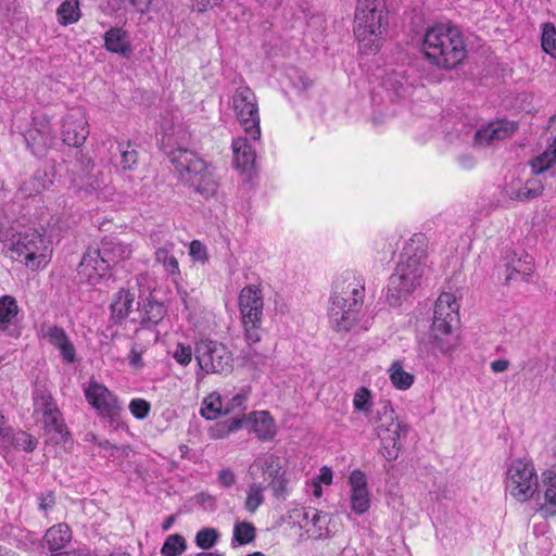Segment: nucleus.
Here are the masks:
<instances>
[{
    "label": "nucleus",
    "instance_id": "a18cd8bd",
    "mask_svg": "<svg viewBox=\"0 0 556 556\" xmlns=\"http://www.w3.org/2000/svg\"><path fill=\"white\" fill-rule=\"evenodd\" d=\"M289 482L290 480L286 470L275 479H271L268 483V488L270 489L273 496L277 500L285 501L289 495Z\"/></svg>",
    "mask_w": 556,
    "mask_h": 556
},
{
    "label": "nucleus",
    "instance_id": "6e6d98bb",
    "mask_svg": "<svg viewBox=\"0 0 556 556\" xmlns=\"http://www.w3.org/2000/svg\"><path fill=\"white\" fill-rule=\"evenodd\" d=\"M189 254L194 262H206L208 260L206 247L199 240L191 241Z\"/></svg>",
    "mask_w": 556,
    "mask_h": 556
},
{
    "label": "nucleus",
    "instance_id": "72a5a7b5",
    "mask_svg": "<svg viewBox=\"0 0 556 556\" xmlns=\"http://www.w3.org/2000/svg\"><path fill=\"white\" fill-rule=\"evenodd\" d=\"M174 243H169L165 247L156 249L154 252L155 262L163 265V268L167 275L179 276V264L178 260L172 253Z\"/></svg>",
    "mask_w": 556,
    "mask_h": 556
},
{
    "label": "nucleus",
    "instance_id": "680f3d73",
    "mask_svg": "<svg viewBox=\"0 0 556 556\" xmlns=\"http://www.w3.org/2000/svg\"><path fill=\"white\" fill-rule=\"evenodd\" d=\"M313 480H315L316 482L318 483H325V484H331L332 482V471L330 468L324 466L320 468V472L319 475L314 478Z\"/></svg>",
    "mask_w": 556,
    "mask_h": 556
},
{
    "label": "nucleus",
    "instance_id": "774afa93",
    "mask_svg": "<svg viewBox=\"0 0 556 556\" xmlns=\"http://www.w3.org/2000/svg\"><path fill=\"white\" fill-rule=\"evenodd\" d=\"M29 179H31L34 181H38V182H46V188L48 187L49 184H51V180L48 178L47 173L43 170H37L34 174V176L30 177Z\"/></svg>",
    "mask_w": 556,
    "mask_h": 556
},
{
    "label": "nucleus",
    "instance_id": "e433bc0d",
    "mask_svg": "<svg viewBox=\"0 0 556 556\" xmlns=\"http://www.w3.org/2000/svg\"><path fill=\"white\" fill-rule=\"evenodd\" d=\"M266 486L262 483L253 482L249 485L247 491V498L244 501V508L251 514H254L265 501L264 491Z\"/></svg>",
    "mask_w": 556,
    "mask_h": 556
},
{
    "label": "nucleus",
    "instance_id": "1a4fd4ad",
    "mask_svg": "<svg viewBox=\"0 0 556 556\" xmlns=\"http://www.w3.org/2000/svg\"><path fill=\"white\" fill-rule=\"evenodd\" d=\"M239 311L245 342L258 343L262 339L264 299L262 290L255 285H248L239 293Z\"/></svg>",
    "mask_w": 556,
    "mask_h": 556
},
{
    "label": "nucleus",
    "instance_id": "864d4df0",
    "mask_svg": "<svg viewBox=\"0 0 556 556\" xmlns=\"http://www.w3.org/2000/svg\"><path fill=\"white\" fill-rule=\"evenodd\" d=\"M194 352L192 351L190 345H186L184 343H178L173 351V358L181 366H187L191 363L192 355Z\"/></svg>",
    "mask_w": 556,
    "mask_h": 556
},
{
    "label": "nucleus",
    "instance_id": "f8f14e48",
    "mask_svg": "<svg viewBox=\"0 0 556 556\" xmlns=\"http://www.w3.org/2000/svg\"><path fill=\"white\" fill-rule=\"evenodd\" d=\"M194 356L205 374H227L232 370V354L223 343L201 340L195 344Z\"/></svg>",
    "mask_w": 556,
    "mask_h": 556
},
{
    "label": "nucleus",
    "instance_id": "a211bd4d",
    "mask_svg": "<svg viewBox=\"0 0 556 556\" xmlns=\"http://www.w3.org/2000/svg\"><path fill=\"white\" fill-rule=\"evenodd\" d=\"M518 130V123L509 119H496L481 127L475 132V144L491 146L497 141L506 140Z\"/></svg>",
    "mask_w": 556,
    "mask_h": 556
},
{
    "label": "nucleus",
    "instance_id": "79ce46f5",
    "mask_svg": "<svg viewBox=\"0 0 556 556\" xmlns=\"http://www.w3.org/2000/svg\"><path fill=\"white\" fill-rule=\"evenodd\" d=\"M248 394L245 392L233 395L227 403L224 404V415H233L232 417L247 416Z\"/></svg>",
    "mask_w": 556,
    "mask_h": 556
},
{
    "label": "nucleus",
    "instance_id": "c85d7f7f",
    "mask_svg": "<svg viewBox=\"0 0 556 556\" xmlns=\"http://www.w3.org/2000/svg\"><path fill=\"white\" fill-rule=\"evenodd\" d=\"M506 273V282L518 279L527 281V277L533 273V257L529 254L514 257L507 264Z\"/></svg>",
    "mask_w": 556,
    "mask_h": 556
},
{
    "label": "nucleus",
    "instance_id": "a19ab883",
    "mask_svg": "<svg viewBox=\"0 0 556 556\" xmlns=\"http://www.w3.org/2000/svg\"><path fill=\"white\" fill-rule=\"evenodd\" d=\"M117 149L121 154L119 166L123 170H134L138 165V151L130 144L118 143Z\"/></svg>",
    "mask_w": 556,
    "mask_h": 556
},
{
    "label": "nucleus",
    "instance_id": "4468645a",
    "mask_svg": "<svg viewBox=\"0 0 556 556\" xmlns=\"http://www.w3.org/2000/svg\"><path fill=\"white\" fill-rule=\"evenodd\" d=\"M84 394L88 404L97 412L98 416L109 419L111 425L118 426L123 406L117 395L104 384L94 380L89 381L84 388Z\"/></svg>",
    "mask_w": 556,
    "mask_h": 556
},
{
    "label": "nucleus",
    "instance_id": "c03bdc74",
    "mask_svg": "<svg viewBox=\"0 0 556 556\" xmlns=\"http://www.w3.org/2000/svg\"><path fill=\"white\" fill-rule=\"evenodd\" d=\"M201 415L207 420L216 419L218 416L224 415V404L220 396L214 397L210 395L208 399L204 400L203 407L201 408Z\"/></svg>",
    "mask_w": 556,
    "mask_h": 556
},
{
    "label": "nucleus",
    "instance_id": "e2e57ef3",
    "mask_svg": "<svg viewBox=\"0 0 556 556\" xmlns=\"http://www.w3.org/2000/svg\"><path fill=\"white\" fill-rule=\"evenodd\" d=\"M320 519V511L315 508H308L303 511V520L311 521L313 526H317Z\"/></svg>",
    "mask_w": 556,
    "mask_h": 556
},
{
    "label": "nucleus",
    "instance_id": "aec40b11",
    "mask_svg": "<svg viewBox=\"0 0 556 556\" xmlns=\"http://www.w3.org/2000/svg\"><path fill=\"white\" fill-rule=\"evenodd\" d=\"M42 336L60 351L62 359L67 364L76 362V350L66 331L56 325L42 326Z\"/></svg>",
    "mask_w": 556,
    "mask_h": 556
},
{
    "label": "nucleus",
    "instance_id": "7c9ffc66",
    "mask_svg": "<svg viewBox=\"0 0 556 556\" xmlns=\"http://www.w3.org/2000/svg\"><path fill=\"white\" fill-rule=\"evenodd\" d=\"M34 415L39 418L49 415L58 407L51 393L42 386H36L33 391Z\"/></svg>",
    "mask_w": 556,
    "mask_h": 556
},
{
    "label": "nucleus",
    "instance_id": "473e14b6",
    "mask_svg": "<svg viewBox=\"0 0 556 556\" xmlns=\"http://www.w3.org/2000/svg\"><path fill=\"white\" fill-rule=\"evenodd\" d=\"M40 420L45 430L56 434L58 440H65L70 434L59 407L50 412L49 415L41 417Z\"/></svg>",
    "mask_w": 556,
    "mask_h": 556
},
{
    "label": "nucleus",
    "instance_id": "c9c22d12",
    "mask_svg": "<svg viewBox=\"0 0 556 556\" xmlns=\"http://www.w3.org/2000/svg\"><path fill=\"white\" fill-rule=\"evenodd\" d=\"M389 374L392 384L399 390H407L415 380L412 374L403 369V365L400 361H395L391 364Z\"/></svg>",
    "mask_w": 556,
    "mask_h": 556
},
{
    "label": "nucleus",
    "instance_id": "0eeeda50",
    "mask_svg": "<svg viewBox=\"0 0 556 556\" xmlns=\"http://www.w3.org/2000/svg\"><path fill=\"white\" fill-rule=\"evenodd\" d=\"M459 305L454 294L443 292L434 304L433 320L430 329L432 349L448 354L458 345L455 328L459 321Z\"/></svg>",
    "mask_w": 556,
    "mask_h": 556
},
{
    "label": "nucleus",
    "instance_id": "2eb2a0df",
    "mask_svg": "<svg viewBox=\"0 0 556 556\" xmlns=\"http://www.w3.org/2000/svg\"><path fill=\"white\" fill-rule=\"evenodd\" d=\"M62 140L70 147H80L86 141L89 129L85 113L80 109L70 110L62 118Z\"/></svg>",
    "mask_w": 556,
    "mask_h": 556
},
{
    "label": "nucleus",
    "instance_id": "0e129e2a",
    "mask_svg": "<svg viewBox=\"0 0 556 556\" xmlns=\"http://www.w3.org/2000/svg\"><path fill=\"white\" fill-rule=\"evenodd\" d=\"M128 359H129V365H131L132 367L138 368V367L143 366L141 352L138 351L135 346L131 349Z\"/></svg>",
    "mask_w": 556,
    "mask_h": 556
},
{
    "label": "nucleus",
    "instance_id": "de8ad7c7",
    "mask_svg": "<svg viewBox=\"0 0 556 556\" xmlns=\"http://www.w3.org/2000/svg\"><path fill=\"white\" fill-rule=\"evenodd\" d=\"M353 406L355 410L362 412L368 417L371 412V394L367 388L361 387L356 390L353 397Z\"/></svg>",
    "mask_w": 556,
    "mask_h": 556
},
{
    "label": "nucleus",
    "instance_id": "ddd939ff",
    "mask_svg": "<svg viewBox=\"0 0 556 556\" xmlns=\"http://www.w3.org/2000/svg\"><path fill=\"white\" fill-rule=\"evenodd\" d=\"M232 109L247 135L252 140L261 138L260 113L256 96L250 87L242 86L236 89L232 96Z\"/></svg>",
    "mask_w": 556,
    "mask_h": 556
},
{
    "label": "nucleus",
    "instance_id": "b1692460",
    "mask_svg": "<svg viewBox=\"0 0 556 556\" xmlns=\"http://www.w3.org/2000/svg\"><path fill=\"white\" fill-rule=\"evenodd\" d=\"M530 167L534 175L556 177V136L542 153L530 161Z\"/></svg>",
    "mask_w": 556,
    "mask_h": 556
},
{
    "label": "nucleus",
    "instance_id": "4c0bfd02",
    "mask_svg": "<svg viewBox=\"0 0 556 556\" xmlns=\"http://www.w3.org/2000/svg\"><path fill=\"white\" fill-rule=\"evenodd\" d=\"M256 529L248 521H238L233 526L232 544L245 545L255 540Z\"/></svg>",
    "mask_w": 556,
    "mask_h": 556
},
{
    "label": "nucleus",
    "instance_id": "a878e982",
    "mask_svg": "<svg viewBox=\"0 0 556 556\" xmlns=\"http://www.w3.org/2000/svg\"><path fill=\"white\" fill-rule=\"evenodd\" d=\"M104 48L126 59L132 53L128 34L119 27H112L104 34Z\"/></svg>",
    "mask_w": 556,
    "mask_h": 556
},
{
    "label": "nucleus",
    "instance_id": "20e7f679",
    "mask_svg": "<svg viewBox=\"0 0 556 556\" xmlns=\"http://www.w3.org/2000/svg\"><path fill=\"white\" fill-rule=\"evenodd\" d=\"M1 252L13 261L23 262L31 269H38L49 262L50 241L34 228L16 231L0 225Z\"/></svg>",
    "mask_w": 556,
    "mask_h": 556
},
{
    "label": "nucleus",
    "instance_id": "cd10ccee",
    "mask_svg": "<svg viewBox=\"0 0 556 556\" xmlns=\"http://www.w3.org/2000/svg\"><path fill=\"white\" fill-rule=\"evenodd\" d=\"M282 471L285 470L282 469L279 457L274 454H266L254 460L250 467L249 473L254 479L256 478V472H261L271 480L278 477Z\"/></svg>",
    "mask_w": 556,
    "mask_h": 556
},
{
    "label": "nucleus",
    "instance_id": "5701e85b",
    "mask_svg": "<svg viewBox=\"0 0 556 556\" xmlns=\"http://www.w3.org/2000/svg\"><path fill=\"white\" fill-rule=\"evenodd\" d=\"M72 541V530L66 523H58L49 528L43 536V546H46L51 555L55 553H63Z\"/></svg>",
    "mask_w": 556,
    "mask_h": 556
},
{
    "label": "nucleus",
    "instance_id": "2f4dec72",
    "mask_svg": "<svg viewBox=\"0 0 556 556\" xmlns=\"http://www.w3.org/2000/svg\"><path fill=\"white\" fill-rule=\"evenodd\" d=\"M166 308L163 303L155 300H148L141 309V326L151 328L156 326L165 316Z\"/></svg>",
    "mask_w": 556,
    "mask_h": 556
},
{
    "label": "nucleus",
    "instance_id": "58836bf2",
    "mask_svg": "<svg viewBox=\"0 0 556 556\" xmlns=\"http://www.w3.org/2000/svg\"><path fill=\"white\" fill-rule=\"evenodd\" d=\"M542 192L543 186L540 182L534 180H528L517 191H513L510 193V198L521 202H526L540 197Z\"/></svg>",
    "mask_w": 556,
    "mask_h": 556
},
{
    "label": "nucleus",
    "instance_id": "f257e3e1",
    "mask_svg": "<svg viewBox=\"0 0 556 556\" xmlns=\"http://www.w3.org/2000/svg\"><path fill=\"white\" fill-rule=\"evenodd\" d=\"M365 298V279L355 271L346 270L332 282L328 316L337 332L367 330L361 325Z\"/></svg>",
    "mask_w": 556,
    "mask_h": 556
},
{
    "label": "nucleus",
    "instance_id": "c756f323",
    "mask_svg": "<svg viewBox=\"0 0 556 556\" xmlns=\"http://www.w3.org/2000/svg\"><path fill=\"white\" fill-rule=\"evenodd\" d=\"M544 483L546 485L544 492L545 502L539 506L536 511L546 518L556 515V473L553 471L545 472Z\"/></svg>",
    "mask_w": 556,
    "mask_h": 556
},
{
    "label": "nucleus",
    "instance_id": "f704fd0d",
    "mask_svg": "<svg viewBox=\"0 0 556 556\" xmlns=\"http://www.w3.org/2000/svg\"><path fill=\"white\" fill-rule=\"evenodd\" d=\"M58 22L67 26L79 21L81 16L78 0H65L56 10Z\"/></svg>",
    "mask_w": 556,
    "mask_h": 556
},
{
    "label": "nucleus",
    "instance_id": "603ef678",
    "mask_svg": "<svg viewBox=\"0 0 556 556\" xmlns=\"http://www.w3.org/2000/svg\"><path fill=\"white\" fill-rule=\"evenodd\" d=\"M247 343L249 346L247 350L242 351L243 358L256 368L261 367V366H265L266 362H267V355L263 352H257L255 349H253V345L255 343H251V344L249 342H247Z\"/></svg>",
    "mask_w": 556,
    "mask_h": 556
},
{
    "label": "nucleus",
    "instance_id": "ea45409f",
    "mask_svg": "<svg viewBox=\"0 0 556 556\" xmlns=\"http://www.w3.org/2000/svg\"><path fill=\"white\" fill-rule=\"evenodd\" d=\"M187 548L186 540L180 534H170L166 538L161 554L163 556H179Z\"/></svg>",
    "mask_w": 556,
    "mask_h": 556
},
{
    "label": "nucleus",
    "instance_id": "052dcab7",
    "mask_svg": "<svg viewBox=\"0 0 556 556\" xmlns=\"http://www.w3.org/2000/svg\"><path fill=\"white\" fill-rule=\"evenodd\" d=\"M292 85L294 88L304 91L308 89L312 86V80L305 76L304 74H298L295 77L291 78Z\"/></svg>",
    "mask_w": 556,
    "mask_h": 556
},
{
    "label": "nucleus",
    "instance_id": "412c9836",
    "mask_svg": "<svg viewBox=\"0 0 556 556\" xmlns=\"http://www.w3.org/2000/svg\"><path fill=\"white\" fill-rule=\"evenodd\" d=\"M18 305L11 295L0 296V332L10 337H18Z\"/></svg>",
    "mask_w": 556,
    "mask_h": 556
},
{
    "label": "nucleus",
    "instance_id": "5fc2aeb1",
    "mask_svg": "<svg viewBox=\"0 0 556 556\" xmlns=\"http://www.w3.org/2000/svg\"><path fill=\"white\" fill-rule=\"evenodd\" d=\"M46 189V182H38L31 179H27L23 181V184L18 188V192L23 198H28L34 194L40 193Z\"/></svg>",
    "mask_w": 556,
    "mask_h": 556
},
{
    "label": "nucleus",
    "instance_id": "3c124183",
    "mask_svg": "<svg viewBox=\"0 0 556 556\" xmlns=\"http://www.w3.org/2000/svg\"><path fill=\"white\" fill-rule=\"evenodd\" d=\"M128 408L135 418L143 420L149 416L151 405L148 401L143 399H132L129 403Z\"/></svg>",
    "mask_w": 556,
    "mask_h": 556
},
{
    "label": "nucleus",
    "instance_id": "7ed1b4c3",
    "mask_svg": "<svg viewBox=\"0 0 556 556\" xmlns=\"http://www.w3.org/2000/svg\"><path fill=\"white\" fill-rule=\"evenodd\" d=\"M421 50L432 65L444 71L459 66L468 53L462 30L451 23H438L428 27Z\"/></svg>",
    "mask_w": 556,
    "mask_h": 556
},
{
    "label": "nucleus",
    "instance_id": "9d476101",
    "mask_svg": "<svg viewBox=\"0 0 556 556\" xmlns=\"http://www.w3.org/2000/svg\"><path fill=\"white\" fill-rule=\"evenodd\" d=\"M538 489L539 477L532 460L514 459L506 470V492L516 501L523 503L532 498Z\"/></svg>",
    "mask_w": 556,
    "mask_h": 556
},
{
    "label": "nucleus",
    "instance_id": "13d9d810",
    "mask_svg": "<svg viewBox=\"0 0 556 556\" xmlns=\"http://www.w3.org/2000/svg\"><path fill=\"white\" fill-rule=\"evenodd\" d=\"M218 482L223 488H231L237 479L235 472L230 468H224L218 472Z\"/></svg>",
    "mask_w": 556,
    "mask_h": 556
},
{
    "label": "nucleus",
    "instance_id": "bf43d9fd",
    "mask_svg": "<svg viewBox=\"0 0 556 556\" xmlns=\"http://www.w3.org/2000/svg\"><path fill=\"white\" fill-rule=\"evenodd\" d=\"M39 509L47 511L55 505V496L52 491L40 493L38 496Z\"/></svg>",
    "mask_w": 556,
    "mask_h": 556
},
{
    "label": "nucleus",
    "instance_id": "37998d69",
    "mask_svg": "<svg viewBox=\"0 0 556 556\" xmlns=\"http://www.w3.org/2000/svg\"><path fill=\"white\" fill-rule=\"evenodd\" d=\"M541 46L544 52L556 59V28L552 23L543 26Z\"/></svg>",
    "mask_w": 556,
    "mask_h": 556
},
{
    "label": "nucleus",
    "instance_id": "49530a36",
    "mask_svg": "<svg viewBox=\"0 0 556 556\" xmlns=\"http://www.w3.org/2000/svg\"><path fill=\"white\" fill-rule=\"evenodd\" d=\"M219 539V533L214 528H202L195 534V544L201 549L214 547Z\"/></svg>",
    "mask_w": 556,
    "mask_h": 556
},
{
    "label": "nucleus",
    "instance_id": "69168bd1",
    "mask_svg": "<svg viewBox=\"0 0 556 556\" xmlns=\"http://www.w3.org/2000/svg\"><path fill=\"white\" fill-rule=\"evenodd\" d=\"M509 362L507 359H495L490 364L493 372H504L508 369Z\"/></svg>",
    "mask_w": 556,
    "mask_h": 556
},
{
    "label": "nucleus",
    "instance_id": "6ab92c4d",
    "mask_svg": "<svg viewBox=\"0 0 556 556\" xmlns=\"http://www.w3.org/2000/svg\"><path fill=\"white\" fill-rule=\"evenodd\" d=\"M349 484L351 486L352 511L356 515L365 514L370 506V495L365 473L359 469L353 470L349 477Z\"/></svg>",
    "mask_w": 556,
    "mask_h": 556
},
{
    "label": "nucleus",
    "instance_id": "bb28decb",
    "mask_svg": "<svg viewBox=\"0 0 556 556\" xmlns=\"http://www.w3.org/2000/svg\"><path fill=\"white\" fill-rule=\"evenodd\" d=\"M233 164L237 168L249 170L253 168L256 160L255 149L244 137H238L232 141Z\"/></svg>",
    "mask_w": 556,
    "mask_h": 556
},
{
    "label": "nucleus",
    "instance_id": "393cba45",
    "mask_svg": "<svg viewBox=\"0 0 556 556\" xmlns=\"http://www.w3.org/2000/svg\"><path fill=\"white\" fill-rule=\"evenodd\" d=\"M135 304V294L129 290L119 289L113 296L110 304L111 319L114 324H122L132 312Z\"/></svg>",
    "mask_w": 556,
    "mask_h": 556
},
{
    "label": "nucleus",
    "instance_id": "f03ea898",
    "mask_svg": "<svg viewBox=\"0 0 556 556\" xmlns=\"http://www.w3.org/2000/svg\"><path fill=\"white\" fill-rule=\"evenodd\" d=\"M426 242L421 233L414 235L405 244L394 273L389 278L387 301L399 306L421 283L426 266Z\"/></svg>",
    "mask_w": 556,
    "mask_h": 556
},
{
    "label": "nucleus",
    "instance_id": "9b49d317",
    "mask_svg": "<svg viewBox=\"0 0 556 556\" xmlns=\"http://www.w3.org/2000/svg\"><path fill=\"white\" fill-rule=\"evenodd\" d=\"M242 428H249L263 441L271 440L276 434L275 421L267 410H255L248 416L231 417L216 426L218 437H226Z\"/></svg>",
    "mask_w": 556,
    "mask_h": 556
},
{
    "label": "nucleus",
    "instance_id": "8fccbe9b",
    "mask_svg": "<svg viewBox=\"0 0 556 556\" xmlns=\"http://www.w3.org/2000/svg\"><path fill=\"white\" fill-rule=\"evenodd\" d=\"M11 442L15 448L25 452H33L37 447V440L25 431L14 433Z\"/></svg>",
    "mask_w": 556,
    "mask_h": 556
},
{
    "label": "nucleus",
    "instance_id": "6e6552de",
    "mask_svg": "<svg viewBox=\"0 0 556 556\" xmlns=\"http://www.w3.org/2000/svg\"><path fill=\"white\" fill-rule=\"evenodd\" d=\"M368 421L375 426V432L382 443V455L387 460L397 458L401 438L406 437L408 427L396 421L392 406L383 403L368 415Z\"/></svg>",
    "mask_w": 556,
    "mask_h": 556
},
{
    "label": "nucleus",
    "instance_id": "4be33fe9",
    "mask_svg": "<svg viewBox=\"0 0 556 556\" xmlns=\"http://www.w3.org/2000/svg\"><path fill=\"white\" fill-rule=\"evenodd\" d=\"M99 249L102 253V256L108 260V263L111 267L122 261L129 258L132 253L130 244L124 243L114 237L103 238Z\"/></svg>",
    "mask_w": 556,
    "mask_h": 556
},
{
    "label": "nucleus",
    "instance_id": "09e8293b",
    "mask_svg": "<svg viewBox=\"0 0 556 556\" xmlns=\"http://www.w3.org/2000/svg\"><path fill=\"white\" fill-rule=\"evenodd\" d=\"M406 79L401 72L393 71L388 73L382 79V86L387 90H393L395 96H401L404 91Z\"/></svg>",
    "mask_w": 556,
    "mask_h": 556
},
{
    "label": "nucleus",
    "instance_id": "423d86ee",
    "mask_svg": "<svg viewBox=\"0 0 556 556\" xmlns=\"http://www.w3.org/2000/svg\"><path fill=\"white\" fill-rule=\"evenodd\" d=\"M388 25V10L383 0H356L353 31L364 53L379 50Z\"/></svg>",
    "mask_w": 556,
    "mask_h": 556
},
{
    "label": "nucleus",
    "instance_id": "f3484780",
    "mask_svg": "<svg viewBox=\"0 0 556 556\" xmlns=\"http://www.w3.org/2000/svg\"><path fill=\"white\" fill-rule=\"evenodd\" d=\"M111 266L108 260L102 256L100 249H89L83 256L78 265V276L89 285H97L110 273Z\"/></svg>",
    "mask_w": 556,
    "mask_h": 556
},
{
    "label": "nucleus",
    "instance_id": "338daca9",
    "mask_svg": "<svg viewBox=\"0 0 556 556\" xmlns=\"http://www.w3.org/2000/svg\"><path fill=\"white\" fill-rule=\"evenodd\" d=\"M548 529V523L543 520L541 522H538V523H534L533 525V534L539 538V536H544V534L546 533Z\"/></svg>",
    "mask_w": 556,
    "mask_h": 556
},
{
    "label": "nucleus",
    "instance_id": "4d7b16f0",
    "mask_svg": "<svg viewBox=\"0 0 556 556\" xmlns=\"http://www.w3.org/2000/svg\"><path fill=\"white\" fill-rule=\"evenodd\" d=\"M225 0H191V10L197 13H205L208 10L219 8Z\"/></svg>",
    "mask_w": 556,
    "mask_h": 556
},
{
    "label": "nucleus",
    "instance_id": "39448f33",
    "mask_svg": "<svg viewBox=\"0 0 556 556\" xmlns=\"http://www.w3.org/2000/svg\"><path fill=\"white\" fill-rule=\"evenodd\" d=\"M167 156L179 178L193 192L205 200L216 195L219 184L214 177L211 166L203 159L181 147L167 152Z\"/></svg>",
    "mask_w": 556,
    "mask_h": 556
},
{
    "label": "nucleus",
    "instance_id": "dca6fc26",
    "mask_svg": "<svg viewBox=\"0 0 556 556\" xmlns=\"http://www.w3.org/2000/svg\"><path fill=\"white\" fill-rule=\"evenodd\" d=\"M25 140L30 152L38 157L46 155L47 151L56 144V137L45 117L34 118V127L27 130Z\"/></svg>",
    "mask_w": 556,
    "mask_h": 556
}]
</instances>
